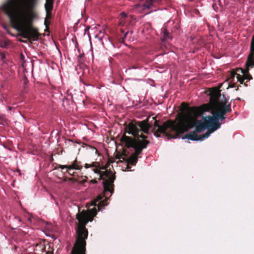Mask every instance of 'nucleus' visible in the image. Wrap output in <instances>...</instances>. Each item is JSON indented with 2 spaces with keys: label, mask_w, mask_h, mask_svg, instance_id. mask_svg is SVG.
I'll list each match as a JSON object with an SVG mask.
<instances>
[{
  "label": "nucleus",
  "mask_w": 254,
  "mask_h": 254,
  "mask_svg": "<svg viewBox=\"0 0 254 254\" xmlns=\"http://www.w3.org/2000/svg\"><path fill=\"white\" fill-rule=\"evenodd\" d=\"M9 44L10 41L8 40H4L0 42V47L3 48H7Z\"/></svg>",
  "instance_id": "f3484780"
},
{
  "label": "nucleus",
  "mask_w": 254,
  "mask_h": 254,
  "mask_svg": "<svg viewBox=\"0 0 254 254\" xmlns=\"http://www.w3.org/2000/svg\"><path fill=\"white\" fill-rule=\"evenodd\" d=\"M220 91L217 89H213L209 92L210 103L215 110L213 116L221 113L224 117H226L227 113L232 111L231 103L228 102L229 97L225 98L224 100H220Z\"/></svg>",
  "instance_id": "39448f33"
},
{
  "label": "nucleus",
  "mask_w": 254,
  "mask_h": 254,
  "mask_svg": "<svg viewBox=\"0 0 254 254\" xmlns=\"http://www.w3.org/2000/svg\"><path fill=\"white\" fill-rule=\"evenodd\" d=\"M116 158L118 159H120V160L121 159H122L124 160H126L125 157H124L122 155H120H120H117Z\"/></svg>",
  "instance_id": "412c9836"
},
{
  "label": "nucleus",
  "mask_w": 254,
  "mask_h": 254,
  "mask_svg": "<svg viewBox=\"0 0 254 254\" xmlns=\"http://www.w3.org/2000/svg\"><path fill=\"white\" fill-rule=\"evenodd\" d=\"M187 110L185 114H180L179 117L175 120H169L165 122L162 125H159L156 117H152L154 122V128H153L154 134L157 137L160 136V133L165 134L169 138H176L181 133L187 132L192 126L195 127V131L200 133L206 128L207 131L204 134L201 135V140L207 138L210 134L221 127V123L225 120L221 113H218L214 116H208L203 117L202 121L197 120L203 112L208 111L209 107L203 104L200 107H189L187 104L183 102L182 104Z\"/></svg>",
  "instance_id": "f257e3e1"
},
{
  "label": "nucleus",
  "mask_w": 254,
  "mask_h": 254,
  "mask_svg": "<svg viewBox=\"0 0 254 254\" xmlns=\"http://www.w3.org/2000/svg\"><path fill=\"white\" fill-rule=\"evenodd\" d=\"M46 12V17L45 19L44 23L45 25L47 27L49 24V22H48V20H50L52 18V11L53 9V7L44 6Z\"/></svg>",
  "instance_id": "9d476101"
},
{
  "label": "nucleus",
  "mask_w": 254,
  "mask_h": 254,
  "mask_svg": "<svg viewBox=\"0 0 254 254\" xmlns=\"http://www.w3.org/2000/svg\"><path fill=\"white\" fill-rule=\"evenodd\" d=\"M151 127V125L148 123V119L141 122H131L126 126L125 131L132 135L134 138H131L124 134L120 141L127 148H134L135 152L132 154L138 157L142 150L146 148L149 143V141L145 139L147 136L143 134L139 135V132L141 130L145 133H148Z\"/></svg>",
  "instance_id": "20e7f679"
},
{
  "label": "nucleus",
  "mask_w": 254,
  "mask_h": 254,
  "mask_svg": "<svg viewBox=\"0 0 254 254\" xmlns=\"http://www.w3.org/2000/svg\"><path fill=\"white\" fill-rule=\"evenodd\" d=\"M238 89H239V88L237 87V88L236 89V90L237 91V90H238Z\"/></svg>",
  "instance_id": "2f4dec72"
},
{
  "label": "nucleus",
  "mask_w": 254,
  "mask_h": 254,
  "mask_svg": "<svg viewBox=\"0 0 254 254\" xmlns=\"http://www.w3.org/2000/svg\"><path fill=\"white\" fill-rule=\"evenodd\" d=\"M246 66H247L246 69H244L242 68H240L237 69V70L238 71H240L243 74V76L245 78V79H248L250 80V79H252V77L249 73V69L248 67L250 66H247L246 65ZM250 66L252 67L251 66Z\"/></svg>",
  "instance_id": "9b49d317"
},
{
  "label": "nucleus",
  "mask_w": 254,
  "mask_h": 254,
  "mask_svg": "<svg viewBox=\"0 0 254 254\" xmlns=\"http://www.w3.org/2000/svg\"><path fill=\"white\" fill-rule=\"evenodd\" d=\"M162 36L161 40L162 41H165L168 39H172V37L170 35V34L167 29H163L162 31Z\"/></svg>",
  "instance_id": "ddd939ff"
},
{
  "label": "nucleus",
  "mask_w": 254,
  "mask_h": 254,
  "mask_svg": "<svg viewBox=\"0 0 254 254\" xmlns=\"http://www.w3.org/2000/svg\"><path fill=\"white\" fill-rule=\"evenodd\" d=\"M121 18H125L127 17V14L125 13V12H122L121 14Z\"/></svg>",
  "instance_id": "5701e85b"
},
{
  "label": "nucleus",
  "mask_w": 254,
  "mask_h": 254,
  "mask_svg": "<svg viewBox=\"0 0 254 254\" xmlns=\"http://www.w3.org/2000/svg\"><path fill=\"white\" fill-rule=\"evenodd\" d=\"M19 41L22 43H26V42L23 40L19 39Z\"/></svg>",
  "instance_id": "393cba45"
},
{
  "label": "nucleus",
  "mask_w": 254,
  "mask_h": 254,
  "mask_svg": "<svg viewBox=\"0 0 254 254\" xmlns=\"http://www.w3.org/2000/svg\"><path fill=\"white\" fill-rule=\"evenodd\" d=\"M183 138H188L191 140H200V135H198L195 131H192L190 133L187 134Z\"/></svg>",
  "instance_id": "1a4fd4ad"
},
{
  "label": "nucleus",
  "mask_w": 254,
  "mask_h": 254,
  "mask_svg": "<svg viewBox=\"0 0 254 254\" xmlns=\"http://www.w3.org/2000/svg\"><path fill=\"white\" fill-rule=\"evenodd\" d=\"M45 252H46V254H53V251H50V250L46 251L45 250Z\"/></svg>",
  "instance_id": "b1692460"
},
{
  "label": "nucleus",
  "mask_w": 254,
  "mask_h": 254,
  "mask_svg": "<svg viewBox=\"0 0 254 254\" xmlns=\"http://www.w3.org/2000/svg\"><path fill=\"white\" fill-rule=\"evenodd\" d=\"M12 108H13V107H10V106L8 107V109L9 110H11Z\"/></svg>",
  "instance_id": "a878e982"
},
{
  "label": "nucleus",
  "mask_w": 254,
  "mask_h": 254,
  "mask_svg": "<svg viewBox=\"0 0 254 254\" xmlns=\"http://www.w3.org/2000/svg\"><path fill=\"white\" fill-rule=\"evenodd\" d=\"M98 181L96 179H92L90 181V183L91 184H97Z\"/></svg>",
  "instance_id": "4be33fe9"
},
{
  "label": "nucleus",
  "mask_w": 254,
  "mask_h": 254,
  "mask_svg": "<svg viewBox=\"0 0 254 254\" xmlns=\"http://www.w3.org/2000/svg\"><path fill=\"white\" fill-rule=\"evenodd\" d=\"M236 100L240 101L241 99L240 98H237Z\"/></svg>",
  "instance_id": "cd10ccee"
},
{
  "label": "nucleus",
  "mask_w": 254,
  "mask_h": 254,
  "mask_svg": "<svg viewBox=\"0 0 254 254\" xmlns=\"http://www.w3.org/2000/svg\"><path fill=\"white\" fill-rule=\"evenodd\" d=\"M247 66H254V40H252L250 47V54L248 56V61L246 64Z\"/></svg>",
  "instance_id": "6e6552de"
},
{
  "label": "nucleus",
  "mask_w": 254,
  "mask_h": 254,
  "mask_svg": "<svg viewBox=\"0 0 254 254\" xmlns=\"http://www.w3.org/2000/svg\"><path fill=\"white\" fill-rule=\"evenodd\" d=\"M138 160V157L135 156L132 154L129 156V157L126 160V161L128 165H135Z\"/></svg>",
  "instance_id": "f8f14e48"
},
{
  "label": "nucleus",
  "mask_w": 254,
  "mask_h": 254,
  "mask_svg": "<svg viewBox=\"0 0 254 254\" xmlns=\"http://www.w3.org/2000/svg\"><path fill=\"white\" fill-rule=\"evenodd\" d=\"M108 198L105 196L98 195L96 199H94L91 203L93 208L87 211L83 210L76 214V218L78 221V226L76 230L77 237L73 247L71 250L70 254H86V242L88 232L85 227V225L89 221H92L93 217L97 214V210L96 207L98 206V210L100 207L107 205Z\"/></svg>",
  "instance_id": "7ed1b4c3"
},
{
  "label": "nucleus",
  "mask_w": 254,
  "mask_h": 254,
  "mask_svg": "<svg viewBox=\"0 0 254 254\" xmlns=\"http://www.w3.org/2000/svg\"><path fill=\"white\" fill-rule=\"evenodd\" d=\"M38 0H7L1 9L8 17L14 27L20 32L19 36L30 42L38 40L40 34L33 25L37 16L34 11Z\"/></svg>",
  "instance_id": "f03ea898"
},
{
  "label": "nucleus",
  "mask_w": 254,
  "mask_h": 254,
  "mask_svg": "<svg viewBox=\"0 0 254 254\" xmlns=\"http://www.w3.org/2000/svg\"><path fill=\"white\" fill-rule=\"evenodd\" d=\"M96 167H99V163L97 162H93L91 164H87L85 163L84 165V167L86 169L89 168H94Z\"/></svg>",
  "instance_id": "dca6fc26"
},
{
  "label": "nucleus",
  "mask_w": 254,
  "mask_h": 254,
  "mask_svg": "<svg viewBox=\"0 0 254 254\" xmlns=\"http://www.w3.org/2000/svg\"><path fill=\"white\" fill-rule=\"evenodd\" d=\"M127 33L125 34V37H126V35H127Z\"/></svg>",
  "instance_id": "c756f323"
},
{
  "label": "nucleus",
  "mask_w": 254,
  "mask_h": 254,
  "mask_svg": "<svg viewBox=\"0 0 254 254\" xmlns=\"http://www.w3.org/2000/svg\"><path fill=\"white\" fill-rule=\"evenodd\" d=\"M252 40H254V35L253 36V38H252Z\"/></svg>",
  "instance_id": "c85d7f7f"
},
{
  "label": "nucleus",
  "mask_w": 254,
  "mask_h": 254,
  "mask_svg": "<svg viewBox=\"0 0 254 254\" xmlns=\"http://www.w3.org/2000/svg\"><path fill=\"white\" fill-rule=\"evenodd\" d=\"M38 248H39V249H41L40 251L41 253H43V252H44V251H45L46 247H45V245L43 244H37L36 245V250L38 251Z\"/></svg>",
  "instance_id": "a211bd4d"
},
{
  "label": "nucleus",
  "mask_w": 254,
  "mask_h": 254,
  "mask_svg": "<svg viewBox=\"0 0 254 254\" xmlns=\"http://www.w3.org/2000/svg\"><path fill=\"white\" fill-rule=\"evenodd\" d=\"M58 168L61 169H66V172H68L70 175L72 176L73 175V172L71 173L70 171L71 170H81L82 168V166L81 165V162L80 161H78L77 158L72 162L70 165H59Z\"/></svg>",
  "instance_id": "0eeeda50"
},
{
  "label": "nucleus",
  "mask_w": 254,
  "mask_h": 254,
  "mask_svg": "<svg viewBox=\"0 0 254 254\" xmlns=\"http://www.w3.org/2000/svg\"><path fill=\"white\" fill-rule=\"evenodd\" d=\"M235 75H237V78L241 84H243L245 79L244 76H242L240 74L237 73L236 72L234 71L232 73V77H234Z\"/></svg>",
  "instance_id": "2eb2a0df"
},
{
  "label": "nucleus",
  "mask_w": 254,
  "mask_h": 254,
  "mask_svg": "<svg viewBox=\"0 0 254 254\" xmlns=\"http://www.w3.org/2000/svg\"><path fill=\"white\" fill-rule=\"evenodd\" d=\"M72 179H73L72 178H69V180L70 181H71Z\"/></svg>",
  "instance_id": "7c9ffc66"
},
{
  "label": "nucleus",
  "mask_w": 254,
  "mask_h": 254,
  "mask_svg": "<svg viewBox=\"0 0 254 254\" xmlns=\"http://www.w3.org/2000/svg\"><path fill=\"white\" fill-rule=\"evenodd\" d=\"M161 0H145L146 2L143 4L144 7L149 8L154 3L159 2Z\"/></svg>",
  "instance_id": "4468645a"
},
{
  "label": "nucleus",
  "mask_w": 254,
  "mask_h": 254,
  "mask_svg": "<svg viewBox=\"0 0 254 254\" xmlns=\"http://www.w3.org/2000/svg\"><path fill=\"white\" fill-rule=\"evenodd\" d=\"M230 87H235V84H233L232 85H230Z\"/></svg>",
  "instance_id": "bb28decb"
},
{
  "label": "nucleus",
  "mask_w": 254,
  "mask_h": 254,
  "mask_svg": "<svg viewBox=\"0 0 254 254\" xmlns=\"http://www.w3.org/2000/svg\"><path fill=\"white\" fill-rule=\"evenodd\" d=\"M104 167H96L92 169L93 171L99 175V180H104L103 182L104 191L106 193L109 191L111 193L114 192V182L116 179L115 175L111 170H106L102 172L101 169H104Z\"/></svg>",
  "instance_id": "423d86ee"
},
{
  "label": "nucleus",
  "mask_w": 254,
  "mask_h": 254,
  "mask_svg": "<svg viewBox=\"0 0 254 254\" xmlns=\"http://www.w3.org/2000/svg\"><path fill=\"white\" fill-rule=\"evenodd\" d=\"M84 57V54H80L78 56V62H82V58L83 57Z\"/></svg>",
  "instance_id": "aec40b11"
},
{
  "label": "nucleus",
  "mask_w": 254,
  "mask_h": 254,
  "mask_svg": "<svg viewBox=\"0 0 254 254\" xmlns=\"http://www.w3.org/2000/svg\"><path fill=\"white\" fill-rule=\"evenodd\" d=\"M54 0H46L44 6L53 7Z\"/></svg>",
  "instance_id": "6ab92c4d"
}]
</instances>
